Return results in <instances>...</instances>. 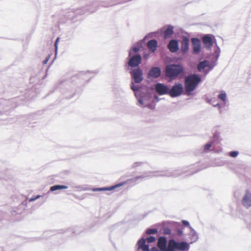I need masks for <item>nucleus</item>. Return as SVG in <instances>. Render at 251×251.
Returning <instances> with one entry per match:
<instances>
[{"mask_svg": "<svg viewBox=\"0 0 251 251\" xmlns=\"http://www.w3.org/2000/svg\"><path fill=\"white\" fill-rule=\"evenodd\" d=\"M167 47L171 52H176L179 50V45L177 40L176 39L171 40L167 45Z\"/></svg>", "mask_w": 251, "mask_h": 251, "instance_id": "nucleus-19", "label": "nucleus"}, {"mask_svg": "<svg viewBox=\"0 0 251 251\" xmlns=\"http://www.w3.org/2000/svg\"><path fill=\"white\" fill-rule=\"evenodd\" d=\"M146 242L147 241L148 243H151L155 241L156 238L154 236L152 235H150L147 238H145Z\"/></svg>", "mask_w": 251, "mask_h": 251, "instance_id": "nucleus-32", "label": "nucleus"}, {"mask_svg": "<svg viewBox=\"0 0 251 251\" xmlns=\"http://www.w3.org/2000/svg\"><path fill=\"white\" fill-rule=\"evenodd\" d=\"M67 91L69 93L70 92L71 93V94H69V95H67V94H64L65 98L68 99H71L72 97H73V96L75 94V93H74L72 90H69V91L68 90H67Z\"/></svg>", "mask_w": 251, "mask_h": 251, "instance_id": "nucleus-36", "label": "nucleus"}, {"mask_svg": "<svg viewBox=\"0 0 251 251\" xmlns=\"http://www.w3.org/2000/svg\"><path fill=\"white\" fill-rule=\"evenodd\" d=\"M170 241L177 251H188L189 250L190 244L186 241H177L174 239H171Z\"/></svg>", "mask_w": 251, "mask_h": 251, "instance_id": "nucleus-10", "label": "nucleus"}, {"mask_svg": "<svg viewBox=\"0 0 251 251\" xmlns=\"http://www.w3.org/2000/svg\"><path fill=\"white\" fill-rule=\"evenodd\" d=\"M138 251H139V250H138Z\"/></svg>", "mask_w": 251, "mask_h": 251, "instance_id": "nucleus-53", "label": "nucleus"}, {"mask_svg": "<svg viewBox=\"0 0 251 251\" xmlns=\"http://www.w3.org/2000/svg\"><path fill=\"white\" fill-rule=\"evenodd\" d=\"M201 75L196 73H190L184 79L185 94L188 96L192 95V92L197 88L201 82Z\"/></svg>", "mask_w": 251, "mask_h": 251, "instance_id": "nucleus-3", "label": "nucleus"}, {"mask_svg": "<svg viewBox=\"0 0 251 251\" xmlns=\"http://www.w3.org/2000/svg\"><path fill=\"white\" fill-rule=\"evenodd\" d=\"M183 85L180 82H176L172 87L169 88V95L172 98L180 96L183 92Z\"/></svg>", "mask_w": 251, "mask_h": 251, "instance_id": "nucleus-8", "label": "nucleus"}, {"mask_svg": "<svg viewBox=\"0 0 251 251\" xmlns=\"http://www.w3.org/2000/svg\"><path fill=\"white\" fill-rule=\"evenodd\" d=\"M96 225V224H92V226H89L88 228H86V230H89V231H92L93 227Z\"/></svg>", "mask_w": 251, "mask_h": 251, "instance_id": "nucleus-45", "label": "nucleus"}, {"mask_svg": "<svg viewBox=\"0 0 251 251\" xmlns=\"http://www.w3.org/2000/svg\"><path fill=\"white\" fill-rule=\"evenodd\" d=\"M26 205H27V201H23L21 202V204L18 207V211L16 212L15 211H14V212H16V213H18V214L21 213L23 211V210H25V208L26 207V206H27Z\"/></svg>", "mask_w": 251, "mask_h": 251, "instance_id": "nucleus-26", "label": "nucleus"}, {"mask_svg": "<svg viewBox=\"0 0 251 251\" xmlns=\"http://www.w3.org/2000/svg\"><path fill=\"white\" fill-rule=\"evenodd\" d=\"M126 182H120L118 184H117L115 185H113L110 187H105V191H111L117 188L123 186L124 184H126Z\"/></svg>", "mask_w": 251, "mask_h": 251, "instance_id": "nucleus-27", "label": "nucleus"}, {"mask_svg": "<svg viewBox=\"0 0 251 251\" xmlns=\"http://www.w3.org/2000/svg\"><path fill=\"white\" fill-rule=\"evenodd\" d=\"M68 187L64 185L56 184L51 186L50 188V191L51 192H54L57 190L62 189H67Z\"/></svg>", "mask_w": 251, "mask_h": 251, "instance_id": "nucleus-25", "label": "nucleus"}, {"mask_svg": "<svg viewBox=\"0 0 251 251\" xmlns=\"http://www.w3.org/2000/svg\"><path fill=\"white\" fill-rule=\"evenodd\" d=\"M193 53L195 54H199L201 50V45L200 40L197 37H193L191 39Z\"/></svg>", "mask_w": 251, "mask_h": 251, "instance_id": "nucleus-15", "label": "nucleus"}, {"mask_svg": "<svg viewBox=\"0 0 251 251\" xmlns=\"http://www.w3.org/2000/svg\"><path fill=\"white\" fill-rule=\"evenodd\" d=\"M151 102L149 103H146L142 106L144 107H148L149 108H150L151 109H153L155 108V103L156 102H152V101H151Z\"/></svg>", "mask_w": 251, "mask_h": 251, "instance_id": "nucleus-29", "label": "nucleus"}, {"mask_svg": "<svg viewBox=\"0 0 251 251\" xmlns=\"http://www.w3.org/2000/svg\"><path fill=\"white\" fill-rule=\"evenodd\" d=\"M129 71L132 81L137 84L140 83L142 81L143 79V71L140 68L131 69Z\"/></svg>", "mask_w": 251, "mask_h": 251, "instance_id": "nucleus-7", "label": "nucleus"}, {"mask_svg": "<svg viewBox=\"0 0 251 251\" xmlns=\"http://www.w3.org/2000/svg\"><path fill=\"white\" fill-rule=\"evenodd\" d=\"M91 78V77H89L88 79L86 81V83L89 82V80Z\"/></svg>", "mask_w": 251, "mask_h": 251, "instance_id": "nucleus-51", "label": "nucleus"}, {"mask_svg": "<svg viewBox=\"0 0 251 251\" xmlns=\"http://www.w3.org/2000/svg\"><path fill=\"white\" fill-rule=\"evenodd\" d=\"M82 227L75 226L71 228H69L65 231L64 233L67 236H72L75 235H77L83 231Z\"/></svg>", "mask_w": 251, "mask_h": 251, "instance_id": "nucleus-18", "label": "nucleus"}, {"mask_svg": "<svg viewBox=\"0 0 251 251\" xmlns=\"http://www.w3.org/2000/svg\"><path fill=\"white\" fill-rule=\"evenodd\" d=\"M203 47L207 50H210L214 42L216 44V49L212 55L214 57L209 61L204 59L200 61L197 66V69L199 72H203V75L206 76L217 65L220 54V48L218 46L214 36L211 34H206L202 39Z\"/></svg>", "mask_w": 251, "mask_h": 251, "instance_id": "nucleus-1", "label": "nucleus"}, {"mask_svg": "<svg viewBox=\"0 0 251 251\" xmlns=\"http://www.w3.org/2000/svg\"><path fill=\"white\" fill-rule=\"evenodd\" d=\"M59 40V38L57 37V39L55 40V43H54V46L55 47V50H56V51H57V43H58V42Z\"/></svg>", "mask_w": 251, "mask_h": 251, "instance_id": "nucleus-46", "label": "nucleus"}, {"mask_svg": "<svg viewBox=\"0 0 251 251\" xmlns=\"http://www.w3.org/2000/svg\"><path fill=\"white\" fill-rule=\"evenodd\" d=\"M153 88L152 87H144V90L141 92V95L136 98L138 102L143 105L145 103L150 101L158 102L160 99L157 96L153 93Z\"/></svg>", "mask_w": 251, "mask_h": 251, "instance_id": "nucleus-6", "label": "nucleus"}, {"mask_svg": "<svg viewBox=\"0 0 251 251\" xmlns=\"http://www.w3.org/2000/svg\"><path fill=\"white\" fill-rule=\"evenodd\" d=\"M41 197V195H37L36 196L34 197H32V198H31L29 199V202H31V201H35L36 200L39 199V198H40Z\"/></svg>", "mask_w": 251, "mask_h": 251, "instance_id": "nucleus-41", "label": "nucleus"}, {"mask_svg": "<svg viewBox=\"0 0 251 251\" xmlns=\"http://www.w3.org/2000/svg\"><path fill=\"white\" fill-rule=\"evenodd\" d=\"M211 146H212V143L208 142V143H206L204 146L203 151L206 152H207V151H208L209 150V149L211 147Z\"/></svg>", "mask_w": 251, "mask_h": 251, "instance_id": "nucleus-33", "label": "nucleus"}, {"mask_svg": "<svg viewBox=\"0 0 251 251\" xmlns=\"http://www.w3.org/2000/svg\"><path fill=\"white\" fill-rule=\"evenodd\" d=\"M190 231L189 234L191 242L189 244H192L197 241L199 238L198 233L192 227H190Z\"/></svg>", "mask_w": 251, "mask_h": 251, "instance_id": "nucleus-22", "label": "nucleus"}, {"mask_svg": "<svg viewBox=\"0 0 251 251\" xmlns=\"http://www.w3.org/2000/svg\"><path fill=\"white\" fill-rule=\"evenodd\" d=\"M107 3H103V4L101 5V6L105 7H108L112 6L115 4L114 3H111V2H108Z\"/></svg>", "mask_w": 251, "mask_h": 251, "instance_id": "nucleus-42", "label": "nucleus"}, {"mask_svg": "<svg viewBox=\"0 0 251 251\" xmlns=\"http://www.w3.org/2000/svg\"><path fill=\"white\" fill-rule=\"evenodd\" d=\"M148 37V35H146L143 39L139 41L138 42L134 43L131 47H135V48H137L140 51L141 49H143L144 45L145 44V42L146 40V38Z\"/></svg>", "mask_w": 251, "mask_h": 251, "instance_id": "nucleus-23", "label": "nucleus"}, {"mask_svg": "<svg viewBox=\"0 0 251 251\" xmlns=\"http://www.w3.org/2000/svg\"><path fill=\"white\" fill-rule=\"evenodd\" d=\"M150 55V53H145L144 55V58L146 59H148L149 56Z\"/></svg>", "mask_w": 251, "mask_h": 251, "instance_id": "nucleus-48", "label": "nucleus"}, {"mask_svg": "<svg viewBox=\"0 0 251 251\" xmlns=\"http://www.w3.org/2000/svg\"><path fill=\"white\" fill-rule=\"evenodd\" d=\"M218 98L222 101H225L226 98V94L225 91H222L221 94L218 95Z\"/></svg>", "mask_w": 251, "mask_h": 251, "instance_id": "nucleus-31", "label": "nucleus"}, {"mask_svg": "<svg viewBox=\"0 0 251 251\" xmlns=\"http://www.w3.org/2000/svg\"><path fill=\"white\" fill-rule=\"evenodd\" d=\"M174 27L171 25H168L165 30L163 28L160 29V34H163L165 39L170 38L174 34Z\"/></svg>", "mask_w": 251, "mask_h": 251, "instance_id": "nucleus-17", "label": "nucleus"}, {"mask_svg": "<svg viewBox=\"0 0 251 251\" xmlns=\"http://www.w3.org/2000/svg\"><path fill=\"white\" fill-rule=\"evenodd\" d=\"M139 51L138 48L135 47H131L128 50L125 65L127 70L139 68V65L142 62V57Z\"/></svg>", "mask_w": 251, "mask_h": 251, "instance_id": "nucleus-4", "label": "nucleus"}, {"mask_svg": "<svg viewBox=\"0 0 251 251\" xmlns=\"http://www.w3.org/2000/svg\"><path fill=\"white\" fill-rule=\"evenodd\" d=\"M173 226L176 228V232L177 234L180 236L183 235V227H182L180 223L176 222H173Z\"/></svg>", "mask_w": 251, "mask_h": 251, "instance_id": "nucleus-24", "label": "nucleus"}, {"mask_svg": "<svg viewBox=\"0 0 251 251\" xmlns=\"http://www.w3.org/2000/svg\"><path fill=\"white\" fill-rule=\"evenodd\" d=\"M90 73H91V72H90V71H87V72H84V71H83V72H80V73L78 74V76H79V77H82L83 78H84L83 77V76H86L87 75H88V74H90Z\"/></svg>", "mask_w": 251, "mask_h": 251, "instance_id": "nucleus-34", "label": "nucleus"}, {"mask_svg": "<svg viewBox=\"0 0 251 251\" xmlns=\"http://www.w3.org/2000/svg\"><path fill=\"white\" fill-rule=\"evenodd\" d=\"M167 239L165 236L160 237L157 240V246L161 251H164L166 249Z\"/></svg>", "mask_w": 251, "mask_h": 251, "instance_id": "nucleus-20", "label": "nucleus"}, {"mask_svg": "<svg viewBox=\"0 0 251 251\" xmlns=\"http://www.w3.org/2000/svg\"><path fill=\"white\" fill-rule=\"evenodd\" d=\"M213 106L214 107H218L219 109H221L222 107V104L218 103L216 104H213Z\"/></svg>", "mask_w": 251, "mask_h": 251, "instance_id": "nucleus-47", "label": "nucleus"}, {"mask_svg": "<svg viewBox=\"0 0 251 251\" xmlns=\"http://www.w3.org/2000/svg\"><path fill=\"white\" fill-rule=\"evenodd\" d=\"M211 99H210L209 98H206V101L208 103H211Z\"/></svg>", "mask_w": 251, "mask_h": 251, "instance_id": "nucleus-50", "label": "nucleus"}, {"mask_svg": "<svg viewBox=\"0 0 251 251\" xmlns=\"http://www.w3.org/2000/svg\"><path fill=\"white\" fill-rule=\"evenodd\" d=\"M241 203L245 208L248 209L251 207V192L249 190L245 191Z\"/></svg>", "mask_w": 251, "mask_h": 251, "instance_id": "nucleus-14", "label": "nucleus"}, {"mask_svg": "<svg viewBox=\"0 0 251 251\" xmlns=\"http://www.w3.org/2000/svg\"><path fill=\"white\" fill-rule=\"evenodd\" d=\"M182 223L184 227H188L189 228L190 227H191L190 225L189 222L186 220H182Z\"/></svg>", "mask_w": 251, "mask_h": 251, "instance_id": "nucleus-37", "label": "nucleus"}, {"mask_svg": "<svg viewBox=\"0 0 251 251\" xmlns=\"http://www.w3.org/2000/svg\"><path fill=\"white\" fill-rule=\"evenodd\" d=\"M188 170H173L172 171H167V172H149V173L151 174V175L147 174L148 173H145L144 175L137 176L132 178L128 180L126 182H128L129 181L131 182H134L136 183V182L139 179H149L151 178L153 176H167V177H176L179 176H181L182 175L187 174L186 175H192L197 172L198 171H196L194 172H190L188 173Z\"/></svg>", "mask_w": 251, "mask_h": 251, "instance_id": "nucleus-2", "label": "nucleus"}, {"mask_svg": "<svg viewBox=\"0 0 251 251\" xmlns=\"http://www.w3.org/2000/svg\"><path fill=\"white\" fill-rule=\"evenodd\" d=\"M162 230L163 234L165 235H170L171 233L170 228L168 226L162 227Z\"/></svg>", "mask_w": 251, "mask_h": 251, "instance_id": "nucleus-30", "label": "nucleus"}, {"mask_svg": "<svg viewBox=\"0 0 251 251\" xmlns=\"http://www.w3.org/2000/svg\"><path fill=\"white\" fill-rule=\"evenodd\" d=\"M161 75V69L158 66L152 67L148 72L147 77L149 79L158 78Z\"/></svg>", "mask_w": 251, "mask_h": 251, "instance_id": "nucleus-11", "label": "nucleus"}, {"mask_svg": "<svg viewBox=\"0 0 251 251\" xmlns=\"http://www.w3.org/2000/svg\"><path fill=\"white\" fill-rule=\"evenodd\" d=\"M147 46L150 51L154 52L157 49V41L155 39H151L148 41Z\"/></svg>", "mask_w": 251, "mask_h": 251, "instance_id": "nucleus-21", "label": "nucleus"}, {"mask_svg": "<svg viewBox=\"0 0 251 251\" xmlns=\"http://www.w3.org/2000/svg\"><path fill=\"white\" fill-rule=\"evenodd\" d=\"M190 40L188 37L183 36L181 41L180 53L182 55L186 54L189 49Z\"/></svg>", "mask_w": 251, "mask_h": 251, "instance_id": "nucleus-13", "label": "nucleus"}, {"mask_svg": "<svg viewBox=\"0 0 251 251\" xmlns=\"http://www.w3.org/2000/svg\"><path fill=\"white\" fill-rule=\"evenodd\" d=\"M93 191H105V187L101 188H94Z\"/></svg>", "mask_w": 251, "mask_h": 251, "instance_id": "nucleus-40", "label": "nucleus"}, {"mask_svg": "<svg viewBox=\"0 0 251 251\" xmlns=\"http://www.w3.org/2000/svg\"><path fill=\"white\" fill-rule=\"evenodd\" d=\"M97 5L96 3H94L91 5H87L84 7L74 10L72 12L75 15H82L86 13H92L97 10Z\"/></svg>", "mask_w": 251, "mask_h": 251, "instance_id": "nucleus-9", "label": "nucleus"}, {"mask_svg": "<svg viewBox=\"0 0 251 251\" xmlns=\"http://www.w3.org/2000/svg\"><path fill=\"white\" fill-rule=\"evenodd\" d=\"M63 93H64V95L66 94L65 93H64V92H63Z\"/></svg>", "mask_w": 251, "mask_h": 251, "instance_id": "nucleus-52", "label": "nucleus"}, {"mask_svg": "<svg viewBox=\"0 0 251 251\" xmlns=\"http://www.w3.org/2000/svg\"><path fill=\"white\" fill-rule=\"evenodd\" d=\"M154 89L159 95H169V87L164 83H156Z\"/></svg>", "mask_w": 251, "mask_h": 251, "instance_id": "nucleus-12", "label": "nucleus"}, {"mask_svg": "<svg viewBox=\"0 0 251 251\" xmlns=\"http://www.w3.org/2000/svg\"><path fill=\"white\" fill-rule=\"evenodd\" d=\"M160 33V30L155 31V32H150L148 34V36L149 37H152V36H155L157 34Z\"/></svg>", "mask_w": 251, "mask_h": 251, "instance_id": "nucleus-38", "label": "nucleus"}, {"mask_svg": "<svg viewBox=\"0 0 251 251\" xmlns=\"http://www.w3.org/2000/svg\"><path fill=\"white\" fill-rule=\"evenodd\" d=\"M68 82H66L65 81H64V82H61L60 84V86H62V85H64L65 84H68Z\"/></svg>", "mask_w": 251, "mask_h": 251, "instance_id": "nucleus-49", "label": "nucleus"}, {"mask_svg": "<svg viewBox=\"0 0 251 251\" xmlns=\"http://www.w3.org/2000/svg\"><path fill=\"white\" fill-rule=\"evenodd\" d=\"M220 133L218 131H215L213 133V137L215 139H217L219 137Z\"/></svg>", "mask_w": 251, "mask_h": 251, "instance_id": "nucleus-43", "label": "nucleus"}, {"mask_svg": "<svg viewBox=\"0 0 251 251\" xmlns=\"http://www.w3.org/2000/svg\"><path fill=\"white\" fill-rule=\"evenodd\" d=\"M166 76L172 80L178 77H184L185 70L183 66L180 63H171L167 65L165 69Z\"/></svg>", "mask_w": 251, "mask_h": 251, "instance_id": "nucleus-5", "label": "nucleus"}, {"mask_svg": "<svg viewBox=\"0 0 251 251\" xmlns=\"http://www.w3.org/2000/svg\"><path fill=\"white\" fill-rule=\"evenodd\" d=\"M142 164H143V162H136L132 164V165L131 166V168H132V169L135 168L137 167H138V166L141 165Z\"/></svg>", "mask_w": 251, "mask_h": 251, "instance_id": "nucleus-39", "label": "nucleus"}, {"mask_svg": "<svg viewBox=\"0 0 251 251\" xmlns=\"http://www.w3.org/2000/svg\"><path fill=\"white\" fill-rule=\"evenodd\" d=\"M158 230L156 228H148L146 230L145 234L147 235H151L157 233Z\"/></svg>", "mask_w": 251, "mask_h": 251, "instance_id": "nucleus-28", "label": "nucleus"}, {"mask_svg": "<svg viewBox=\"0 0 251 251\" xmlns=\"http://www.w3.org/2000/svg\"><path fill=\"white\" fill-rule=\"evenodd\" d=\"M50 54H49L46 57V58L45 59V60H43V64H46L47 63V62H48V61L50 59Z\"/></svg>", "mask_w": 251, "mask_h": 251, "instance_id": "nucleus-44", "label": "nucleus"}, {"mask_svg": "<svg viewBox=\"0 0 251 251\" xmlns=\"http://www.w3.org/2000/svg\"><path fill=\"white\" fill-rule=\"evenodd\" d=\"M229 155L232 157H236L239 154V152L238 151H231L229 152Z\"/></svg>", "mask_w": 251, "mask_h": 251, "instance_id": "nucleus-35", "label": "nucleus"}, {"mask_svg": "<svg viewBox=\"0 0 251 251\" xmlns=\"http://www.w3.org/2000/svg\"><path fill=\"white\" fill-rule=\"evenodd\" d=\"M135 82L131 81L130 84L131 89L134 92L136 98H138L141 95V92L144 90V86H140L139 84H135Z\"/></svg>", "mask_w": 251, "mask_h": 251, "instance_id": "nucleus-16", "label": "nucleus"}]
</instances>
